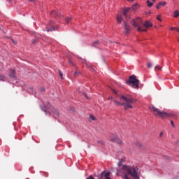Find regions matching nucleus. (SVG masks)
<instances>
[{
    "instance_id": "2f4dec72",
    "label": "nucleus",
    "mask_w": 179,
    "mask_h": 179,
    "mask_svg": "<svg viewBox=\"0 0 179 179\" xmlns=\"http://www.w3.org/2000/svg\"><path fill=\"white\" fill-rule=\"evenodd\" d=\"M99 41H95V42H94L93 43V45H94V47H96V44H99Z\"/></svg>"
},
{
    "instance_id": "5701e85b",
    "label": "nucleus",
    "mask_w": 179,
    "mask_h": 179,
    "mask_svg": "<svg viewBox=\"0 0 179 179\" xmlns=\"http://www.w3.org/2000/svg\"><path fill=\"white\" fill-rule=\"evenodd\" d=\"M90 120H91V121H94L96 120V117L93 116V115H90Z\"/></svg>"
},
{
    "instance_id": "6ab92c4d",
    "label": "nucleus",
    "mask_w": 179,
    "mask_h": 179,
    "mask_svg": "<svg viewBox=\"0 0 179 179\" xmlns=\"http://www.w3.org/2000/svg\"><path fill=\"white\" fill-rule=\"evenodd\" d=\"M125 162V159H121L118 163V166L119 167H121V166H122V163H124Z\"/></svg>"
},
{
    "instance_id": "9d476101",
    "label": "nucleus",
    "mask_w": 179,
    "mask_h": 179,
    "mask_svg": "<svg viewBox=\"0 0 179 179\" xmlns=\"http://www.w3.org/2000/svg\"><path fill=\"white\" fill-rule=\"evenodd\" d=\"M139 4H138V3H136L131 6V10H132V12H136L138 9H139Z\"/></svg>"
},
{
    "instance_id": "ddd939ff",
    "label": "nucleus",
    "mask_w": 179,
    "mask_h": 179,
    "mask_svg": "<svg viewBox=\"0 0 179 179\" xmlns=\"http://www.w3.org/2000/svg\"><path fill=\"white\" fill-rule=\"evenodd\" d=\"M101 178L98 176V175L94 174V177L93 176H90L88 178H87L86 179H100Z\"/></svg>"
},
{
    "instance_id": "e433bc0d",
    "label": "nucleus",
    "mask_w": 179,
    "mask_h": 179,
    "mask_svg": "<svg viewBox=\"0 0 179 179\" xmlns=\"http://www.w3.org/2000/svg\"><path fill=\"white\" fill-rule=\"evenodd\" d=\"M171 30H177V28L171 27Z\"/></svg>"
},
{
    "instance_id": "0eeeda50",
    "label": "nucleus",
    "mask_w": 179,
    "mask_h": 179,
    "mask_svg": "<svg viewBox=\"0 0 179 179\" xmlns=\"http://www.w3.org/2000/svg\"><path fill=\"white\" fill-rule=\"evenodd\" d=\"M111 142H116L118 145H121L122 143V141L118 138L117 136L112 135L110 137Z\"/></svg>"
},
{
    "instance_id": "aec40b11",
    "label": "nucleus",
    "mask_w": 179,
    "mask_h": 179,
    "mask_svg": "<svg viewBox=\"0 0 179 179\" xmlns=\"http://www.w3.org/2000/svg\"><path fill=\"white\" fill-rule=\"evenodd\" d=\"M173 16H174V17H178V16H179V12H178V10H176V11H174L173 12Z\"/></svg>"
},
{
    "instance_id": "f704fd0d",
    "label": "nucleus",
    "mask_w": 179,
    "mask_h": 179,
    "mask_svg": "<svg viewBox=\"0 0 179 179\" xmlns=\"http://www.w3.org/2000/svg\"><path fill=\"white\" fill-rule=\"evenodd\" d=\"M156 8H157V9H160V5H159V4L157 5V6H156Z\"/></svg>"
},
{
    "instance_id": "f257e3e1",
    "label": "nucleus",
    "mask_w": 179,
    "mask_h": 179,
    "mask_svg": "<svg viewBox=\"0 0 179 179\" xmlns=\"http://www.w3.org/2000/svg\"><path fill=\"white\" fill-rule=\"evenodd\" d=\"M117 175L122 176L123 179H140L138 169L129 165H122L117 169Z\"/></svg>"
},
{
    "instance_id": "39448f33",
    "label": "nucleus",
    "mask_w": 179,
    "mask_h": 179,
    "mask_svg": "<svg viewBox=\"0 0 179 179\" xmlns=\"http://www.w3.org/2000/svg\"><path fill=\"white\" fill-rule=\"evenodd\" d=\"M127 85H133V87L139 89V80L136 79V76H130L129 80L126 82Z\"/></svg>"
},
{
    "instance_id": "423d86ee",
    "label": "nucleus",
    "mask_w": 179,
    "mask_h": 179,
    "mask_svg": "<svg viewBox=\"0 0 179 179\" xmlns=\"http://www.w3.org/2000/svg\"><path fill=\"white\" fill-rule=\"evenodd\" d=\"M111 176V172L102 171L99 175H98V178L99 179H111L110 177Z\"/></svg>"
},
{
    "instance_id": "c85d7f7f",
    "label": "nucleus",
    "mask_w": 179,
    "mask_h": 179,
    "mask_svg": "<svg viewBox=\"0 0 179 179\" xmlns=\"http://www.w3.org/2000/svg\"><path fill=\"white\" fill-rule=\"evenodd\" d=\"M147 66H148V68H152V63H150V62L148 63Z\"/></svg>"
},
{
    "instance_id": "72a5a7b5",
    "label": "nucleus",
    "mask_w": 179,
    "mask_h": 179,
    "mask_svg": "<svg viewBox=\"0 0 179 179\" xmlns=\"http://www.w3.org/2000/svg\"><path fill=\"white\" fill-rule=\"evenodd\" d=\"M69 64H70V65H73V62H72V60H69Z\"/></svg>"
},
{
    "instance_id": "dca6fc26",
    "label": "nucleus",
    "mask_w": 179,
    "mask_h": 179,
    "mask_svg": "<svg viewBox=\"0 0 179 179\" xmlns=\"http://www.w3.org/2000/svg\"><path fill=\"white\" fill-rule=\"evenodd\" d=\"M79 75H80V72L76 71L73 73V76H74V78H76L78 76H79Z\"/></svg>"
},
{
    "instance_id": "b1692460",
    "label": "nucleus",
    "mask_w": 179,
    "mask_h": 179,
    "mask_svg": "<svg viewBox=\"0 0 179 179\" xmlns=\"http://www.w3.org/2000/svg\"><path fill=\"white\" fill-rule=\"evenodd\" d=\"M159 6H164V5H166V2L164 1H161L160 3H159Z\"/></svg>"
},
{
    "instance_id": "473e14b6",
    "label": "nucleus",
    "mask_w": 179,
    "mask_h": 179,
    "mask_svg": "<svg viewBox=\"0 0 179 179\" xmlns=\"http://www.w3.org/2000/svg\"><path fill=\"white\" fill-rule=\"evenodd\" d=\"M171 125L174 128V122L173 120L171 121Z\"/></svg>"
},
{
    "instance_id": "c756f323",
    "label": "nucleus",
    "mask_w": 179,
    "mask_h": 179,
    "mask_svg": "<svg viewBox=\"0 0 179 179\" xmlns=\"http://www.w3.org/2000/svg\"><path fill=\"white\" fill-rule=\"evenodd\" d=\"M155 69H158L159 71H162V67L159 66V65H157L155 67Z\"/></svg>"
},
{
    "instance_id": "37998d69",
    "label": "nucleus",
    "mask_w": 179,
    "mask_h": 179,
    "mask_svg": "<svg viewBox=\"0 0 179 179\" xmlns=\"http://www.w3.org/2000/svg\"><path fill=\"white\" fill-rule=\"evenodd\" d=\"M129 2H134V0H128Z\"/></svg>"
},
{
    "instance_id": "6e6552de",
    "label": "nucleus",
    "mask_w": 179,
    "mask_h": 179,
    "mask_svg": "<svg viewBox=\"0 0 179 179\" xmlns=\"http://www.w3.org/2000/svg\"><path fill=\"white\" fill-rule=\"evenodd\" d=\"M129 10H131V8H124L123 9V15L125 16V19H127V20H129L131 17L129 15H128Z\"/></svg>"
},
{
    "instance_id": "a18cd8bd",
    "label": "nucleus",
    "mask_w": 179,
    "mask_h": 179,
    "mask_svg": "<svg viewBox=\"0 0 179 179\" xmlns=\"http://www.w3.org/2000/svg\"><path fill=\"white\" fill-rule=\"evenodd\" d=\"M152 2H154V3L156 2V0H152Z\"/></svg>"
},
{
    "instance_id": "f03ea898",
    "label": "nucleus",
    "mask_w": 179,
    "mask_h": 179,
    "mask_svg": "<svg viewBox=\"0 0 179 179\" xmlns=\"http://www.w3.org/2000/svg\"><path fill=\"white\" fill-rule=\"evenodd\" d=\"M131 26L136 27L138 31H146V29H142L141 27V24H143L145 29H149V27H152L153 24L150 21H145L144 22H142V19L138 17L136 19H134L131 22Z\"/></svg>"
},
{
    "instance_id": "4be33fe9",
    "label": "nucleus",
    "mask_w": 179,
    "mask_h": 179,
    "mask_svg": "<svg viewBox=\"0 0 179 179\" xmlns=\"http://www.w3.org/2000/svg\"><path fill=\"white\" fill-rule=\"evenodd\" d=\"M97 143H99L100 145H101L102 146H104L105 143L104 141L102 140H99L97 141Z\"/></svg>"
},
{
    "instance_id": "f8f14e48",
    "label": "nucleus",
    "mask_w": 179,
    "mask_h": 179,
    "mask_svg": "<svg viewBox=\"0 0 179 179\" xmlns=\"http://www.w3.org/2000/svg\"><path fill=\"white\" fill-rule=\"evenodd\" d=\"M52 113L54 114V115H56V117H59V112H58V110L55 108L52 109Z\"/></svg>"
},
{
    "instance_id": "bb28decb",
    "label": "nucleus",
    "mask_w": 179,
    "mask_h": 179,
    "mask_svg": "<svg viewBox=\"0 0 179 179\" xmlns=\"http://www.w3.org/2000/svg\"><path fill=\"white\" fill-rule=\"evenodd\" d=\"M162 15L157 16V20H159V22H162Z\"/></svg>"
},
{
    "instance_id": "ea45409f",
    "label": "nucleus",
    "mask_w": 179,
    "mask_h": 179,
    "mask_svg": "<svg viewBox=\"0 0 179 179\" xmlns=\"http://www.w3.org/2000/svg\"><path fill=\"white\" fill-rule=\"evenodd\" d=\"M108 100H113V96H109Z\"/></svg>"
},
{
    "instance_id": "c9c22d12",
    "label": "nucleus",
    "mask_w": 179,
    "mask_h": 179,
    "mask_svg": "<svg viewBox=\"0 0 179 179\" xmlns=\"http://www.w3.org/2000/svg\"><path fill=\"white\" fill-rule=\"evenodd\" d=\"M137 145H138L139 148L142 147V144H141V143H138L137 144Z\"/></svg>"
},
{
    "instance_id": "20e7f679",
    "label": "nucleus",
    "mask_w": 179,
    "mask_h": 179,
    "mask_svg": "<svg viewBox=\"0 0 179 179\" xmlns=\"http://www.w3.org/2000/svg\"><path fill=\"white\" fill-rule=\"evenodd\" d=\"M120 101H125L127 103H124V110H128L129 108H133L131 104H135L137 100L136 99H134L131 95L126 94L124 96H121L120 97Z\"/></svg>"
},
{
    "instance_id": "412c9836",
    "label": "nucleus",
    "mask_w": 179,
    "mask_h": 179,
    "mask_svg": "<svg viewBox=\"0 0 179 179\" xmlns=\"http://www.w3.org/2000/svg\"><path fill=\"white\" fill-rule=\"evenodd\" d=\"M71 20H72V17H69L66 18V24H69V22H71Z\"/></svg>"
},
{
    "instance_id": "cd10ccee",
    "label": "nucleus",
    "mask_w": 179,
    "mask_h": 179,
    "mask_svg": "<svg viewBox=\"0 0 179 179\" xmlns=\"http://www.w3.org/2000/svg\"><path fill=\"white\" fill-rule=\"evenodd\" d=\"M59 76H60L61 79H63V78H62L63 74H62V71H61V70H59Z\"/></svg>"
},
{
    "instance_id": "c03bdc74",
    "label": "nucleus",
    "mask_w": 179,
    "mask_h": 179,
    "mask_svg": "<svg viewBox=\"0 0 179 179\" xmlns=\"http://www.w3.org/2000/svg\"><path fill=\"white\" fill-rule=\"evenodd\" d=\"M29 2H33V0H29Z\"/></svg>"
},
{
    "instance_id": "9b49d317",
    "label": "nucleus",
    "mask_w": 179,
    "mask_h": 179,
    "mask_svg": "<svg viewBox=\"0 0 179 179\" xmlns=\"http://www.w3.org/2000/svg\"><path fill=\"white\" fill-rule=\"evenodd\" d=\"M113 103L115 104V106H125V103L124 102H120L115 99H113Z\"/></svg>"
},
{
    "instance_id": "4c0bfd02",
    "label": "nucleus",
    "mask_w": 179,
    "mask_h": 179,
    "mask_svg": "<svg viewBox=\"0 0 179 179\" xmlns=\"http://www.w3.org/2000/svg\"><path fill=\"white\" fill-rule=\"evenodd\" d=\"M12 42L13 43V44L16 45V41H15V40L12 39Z\"/></svg>"
},
{
    "instance_id": "393cba45",
    "label": "nucleus",
    "mask_w": 179,
    "mask_h": 179,
    "mask_svg": "<svg viewBox=\"0 0 179 179\" xmlns=\"http://www.w3.org/2000/svg\"><path fill=\"white\" fill-rule=\"evenodd\" d=\"M55 13L57 15V16H59V13H57V11H55V10L52 11L51 15H54Z\"/></svg>"
},
{
    "instance_id": "1a4fd4ad",
    "label": "nucleus",
    "mask_w": 179,
    "mask_h": 179,
    "mask_svg": "<svg viewBox=\"0 0 179 179\" xmlns=\"http://www.w3.org/2000/svg\"><path fill=\"white\" fill-rule=\"evenodd\" d=\"M124 30L126 34H128L131 31V26L129 24H127L126 22H124Z\"/></svg>"
},
{
    "instance_id": "a19ab883",
    "label": "nucleus",
    "mask_w": 179,
    "mask_h": 179,
    "mask_svg": "<svg viewBox=\"0 0 179 179\" xmlns=\"http://www.w3.org/2000/svg\"><path fill=\"white\" fill-rule=\"evenodd\" d=\"M159 136H160V137L163 136V132H161V133L159 134Z\"/></svg>"
},
{
    "instance_id": "a878e982",
    "label": "nucleus",
    "mask_w": 179,
    "mask_h": 179,
    "mask_svg": "<svg viewBox=\"0 0 179 179\" xmlns=\"http://www.w3.org/2000/svg\"><path fill=\"white\" fill-rule=\"evenodd\" d=\"M0 80H1L2 82H3V80H5V76L0 75Z\"/></svg>"
},
{
    "instance_id": "49530a36",
    "label": "nucleus",
    "mask_w": 179,
    "mask_h": 179,
    "mask_svg": "<svg viewBox=\"0 0 179 179\" xmlns=\"http://www.w3.org/2000/svg\"><path fill=\"white\" fill-rule=\"evenodd\" d=\"M9 1H12V0H9Z\"/></svg>"
},
{
    "instance_id": "58836bf2",
    "label": "nucleus",
    "mask_w": 179,
    "mask_h": 179,
    "mask_svg": "<svg viewBox=\"0 0 179 179\" xmlns=\"http://www.w3.org/2000/svg\"><path fill=\"white\" fill-rule=\"evenodd\" d=\"M41 90L42 92H44L45 88H44V87H41Z\"/></svg>"
},
{
    "instance_id": "79ce46f5",
    "label": "nucleus",
    "mask_w": 179,
    "mask_h": 179,
    "mask_svg": "<svg viewBox=\"0 0 179 179\" xmlns=\"http://www.w3.org/2000/svg\"><path fill=\"white\" fill-rule=\"evenodd\" d=\"M113 93H115V94H117V91L113 90Z\"/></svg>"
},
{
    "instance_id": "7c9ffc66",
    "label": "nucleus",
    "mask_w": 179,
    "mask_h": 179,
    "mask_svg": "<svg viewBox=\"0 0 179 179\" xmlns=\"http://www.w3.org/2000/svg\"><path fill=\"white\" fill-rule=\"evenodd\" d=\"M55 29L54 28H50V29H47V31H55Z\"/></svg>"
},
{
    "instance_id": "f3484780",
    "label": "nucleus",
    "mask_w": 179,
    "mask_h": 179,
    "mask_svg": "<svg viewBox=\"0 0 179 179\" xmlns=\"http://www.w3.org/2000/svg\"><path fill=\"white\" fill-rule=\"evenodd\" d=\"M147 6H148V8H152L153 6V3L150 2V1L148 0L147 1Z\"/></svg>"
},
{
    "instance_id": "a211bd4d",
    "label": "nucleus",
    "mask_w": 179,
    "mask_h": 179,
    "mask_svg": "<svg viewBox=\"0 0 179 179\" xmlns=\"http://www.w3.org/2000/svg\"><path fill=\"white\" fill-rule=\"evenodd\" d=\"M117 21L118 22V23H121V22H122V17L117 15Z\"/></svg>"
},
{
    "instance_id": "2eb2a0df",
    "label": "nucleus",
    "mask_w": 179,
    "mask_h": 179,
    "mask_svg": "<svg viewBox=\"0 0 179 179\" xmlns=\"http://www.w3.org/2000/svg\"><path fill=\"white\" fill-rule=\"evenodd\" d=\"M78 93L83 94L85 96V97H86L87 99H89V96H87V95L85 92H82L80 90V88H78Z\"/></svg>"
},
{
    "instance_id": "7ed1b4c3",
    "label": "nucleus",
    "mask_w": 179,
    "mask_h": 179,
    "mask_svg": "<svg viewBox=\"0 0 179 179\" xmlns=\"http://www.w3.org/2000/svg\"><path fill=\"white\" fill-rule=\"evenodd\" d=\"M150 110L155 117H159V118H167V117L176 118V117H177L174 113H168L164 111H162L160 109L155 106H150Z\"/></svg>"
},
{
    "instance_id": "4468645a",
    "label": "nucleus",
    "mask_w": 179,
    "mask_h": 179,
    "mask_svg": "<svg viewBox=\"0 0 179 179\" xmlns=\"http://www.w3.org/2000/svg\"><path fill=\"white\" fill-rule=\"evenodd\" d=\"M15 69L11 71V73L9 74V76L12 78L13 79H15L16 76H15Z\"/></svg>"
}]
</instances>
